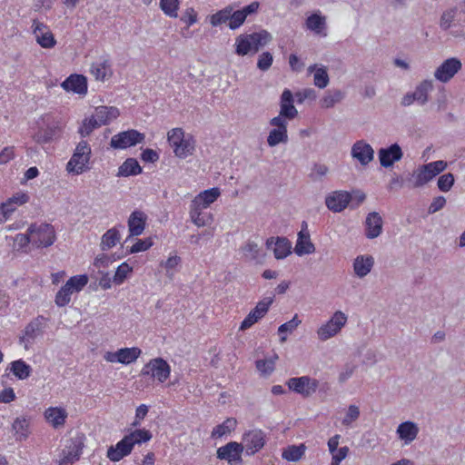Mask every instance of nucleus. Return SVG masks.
<instances>
[{
	"label": "nucleus",
	"instance_id": "cd10ccee",
	"mask_svg": "<svg viewBox=\"0 0 465 465\" xmlns=\"http://www.w3.org/2000/svg\"><path fill=\"white\" fill-rule=\"evenodd\" d=\"M147 215L142 211H134L128 219L130 237L141 235L145 228Z\"/></svg>",
	"mask_w": 465,
	"mask_h": 465
},
{
	"label": "nucleus",
	"instance_id": "bb28decb",
	"mask_svg": "<svg viewBox=\"0 0 465 465\" xmlns=\"http://www.w3.org/2000/svg\"><path fill=\"white\" fill-rule=\"evenodd\" d=\"M374 258L370 254L358 255L352 262L354 274L362 279L366 277L374 266Z\"/></svg>",
	"mask_w": 465,
	"mask_h": 465
},
{
	"label": "nucleus",
	"instance_id": "69168bd1",
	"mask_svg": "<svg viewBox=\"0 0 465 465\" xmlns=\"http://www.w3.org/2000/svg\"><path fill=\"white\" fill-rule=\"evenodd\" d=\"M54 134V129L47 128L45 130H40L34 136V139L38 143H46L53 139Z\"/></svg>",
	"mask_w": 465,
	"mask_h": 465
},
{
	"label": "nucleus",
	"instance_id": "052dcab7",
	"mask_svg": "<svg viewBox=\"0 0 465 465\" xmlns=\"http://www.w3.org/2000/svg\"><path fill=\"white\" fill-rule=\"evenodd\" d=\"M301 323H302V321L299 319L298 315L295 314L291 321L282 324L278 328V332L280 334H283V333H287V332L292 333V331H294L297 329V327Z\"/></svg>",
	"mask_w": 465,
	"mask_h": 465
},
{
	"label": "nucleus",
	"instance_id": "f704fd0d",
	"mask_svg": "<svg viewBox=\"0 0 465 465\" xmlns=\"http://www.w3.org/2000/svg\"><path fill=\"white\" fill-rule=\"evenodd\" d=\"M433 90V83L431 80H423L420 82L412 92L416 102L424 105L429 101V94Z\"/></svg>",
	"mask_w": 465,
	"mask_h": 465
},
{
	"label": "nucleus",
	"instance_id": "4c0bfd02",
	"mask_svg": "<svg viewBox=\"0 0 465 465\" xmlns=\"http://www.w3.org/2000/svg\"><path fill=\"white\" fill-rule=\"evenodd\" d=\"M90 71L95 80L102 82L112 75L111 64L107 59H104L103 62L94 63L91 65Z\"/></svg>",
	"mask_w": 465,
	"mask_h": 465
},
{
	"label": "nucleus",
	"instance_id": "ddd939ff",
	"mask_svg": "<svg viewBox=\"0 0 465 465\" xmlns=\"http://www.w3.org/2000/svg\"><path fill=\"white\" fill-rule=\"evenodd\" d=\"M258 2H252L242 9H235L233 5H230V22L228 27L231 30H236L243 25L248 15L255 14L259 9Z\"/></svg>",
	"mask_w": 465,
	"mask_h": 465
},
{
	"label": "nucleus",
	"instance_id": "e433bc0d",
	"mask_svg": "<svg viewBox=\"0 0 465 465\" xmlns=\"http://www.w3.org/2000/svg\"><path fill=\"white\" fill-rule=\"evenodd\" d=\"M344 98V93L339 89L328 90L320 100V105L323 109H330L341 103Z\"/></svg>",
	"mask_w": 465,
	"mask_h": 465
},
{
	"label": "nucleus",
	"instance_id": "4d7b16f0",
	"mask_svg": "<svg viewBox=\"0 0 465 465\" xmlns=\"http://www.w3.org/2000/svg\"><path fill=\"white\" fill-rule=\"evenodd\" d=\"M242 254L249 260H256L260 255V248L254 242H247L242 247Z\"/></svg>",
	"mask_w": 465,
	"mask_h": 465
},
{
	"label": "nucleus",
	"instance_id": "9b49d317",
	"mask_svg": "<svg viewBox=\"0 0 465 465\" xmlns=\"http://www.w3.org/2000/svg\"><path fill=\"white\" fill-rule=\"evenodd\" d=\"M270 124L275 128L271 130L267 136L268 145L274 147L280 143H286L288 142V122L282 120V117H273L270 120Z\"/></svg>",
	"mask_w": 465,
	"mask_h": 465
},
{
	"label": "nucleus",
	"instance_id": "13d9d810",
	"mask_svg": "<svg viewBox=\"0 0 465 465\" xmlns=\"http://www.w3.org/2000/svg\"><path fill=\"white\" fill-rule=\"evenodd\" d=\"M133 272V268L126 262H123L118 266L114 275V282L116 284H122L128 274Z\"/></svg>",
	"mask_w": 465,
	"mask_h": 465
},
{
	"label": "nucleus",
	"instance_id": "603ef678",
	"mask_svg": "<svg viewBox=\"0 0 465 465\" xmlns=\"http://www.w3.org/2000/svg\"><path fill=\"white\" fill-rule=\"evenodd\" d=\"M361 415L360 408L356 405H350L341 420V424L347 428L351 427L353 422H355Z\"/></svg>",
	"mask_w": 465,
	"mask_h": 465
},
{
	"label": "nucleus",
	"instance_id": "c756f323",
	"mask_svg": "<svg viewBox=\"0 0 465 465\" xmlns=\"http://www.w3.org/2000/svg\"><path fill=\"white\" fill-rule=\"evenodd\" d=\"M46 421L54 429L64 425L67 418V411L60 407H49L44 413Z\"/></svg>",
	"mask_w": 465,
	"mask_h": 465
},
{
	"label": "nucleus",
	"instance_id": "6e6d98bb",
	"mask_svg": "<svg viewBox=\"0 0 465 465\" xmlns=\"http://www.w3.org/2000/svg\"><path fill=\"white\" fill-rule=\"evenodd\" d=\"M101 124L94 115L85 119L79 129V133L83 137L89 135L94 129L101 127Z\"/></svg>",
	"mask_w": 465,
	"mask_h": 465
},
{
	"label": "nucleus",
	"instance_id": "0e129e2a",
	"mask_svg": "<svg viewBox=\"0 0 465 465\" xmlns=\"http://www.w3.org/2000/svg\"><path fill=\"white\" fill-rule=\"evenodd\" d=\"M273 61L272 54L269 52H263L259 55L257 67L262 71H267Z\"/></svg>",
	"mask_w": 465,
	"mask_h": 465
},
{
	"label": "nucleus",
	"instance_id": "7ed1b4c3",
	"mask_svg": "<svg viewBox=\"0 0 465 465\" xmlns=\"http://www.w3.org/2000/svg\"><path fill=\"white\" fill-rule=\"evenodd\" d=\"M91 157V147L86 141H81L66 164V171L73 174H81L89 169L88 163Z\"/></svg>",
	"mask_w": 465,
	"mask_h": 465
},
{
	"label": "nucleus",
	"instance_id": "09e8293b",
	"mask_svg": "<svg viewBox=\"0 0 465 465\" xmlns=\"http://www.w3.org/2000/svg\"><path fill=\"white\" fill-rule=\"evenodd\" d=\"M305 446L301 444L299 446H289L283 452L282 458L289 461H298L302 459L305 452Z\"/></svg>",
	"mask_w": 465,
	"mask_h": 465
},
{
	"label": "nucleus",
	"instance_id": "a18cd8bd",
	"mask_svg": "<svg viewBox=\"0 0 465 465\" xmlns=\"http://www.w3.org/2000/svg\"><path fill=\"white\" fill-rule=\"evenodd\" d=\"M124 438L128 440L130 446L133 449L135 444H141L143 442L149 441L152 438V434L149 430L144 429L135 430L128 435H125Z\"/></svg>",
	"mask_w": 465,
	"mask_h": 465
},
{
	"label": "nucleus",
	"instance_id": "6e6552de",
	"mask_svg": "<svg viewBox=\"0 0 465 465\" xmlns=\"http://www.w3.org/2000/svg\"><path fill=\"white\" fill-rule=\"evenodd\" d=\"M145 135L134 129L121 132L114 135L110 145L114 149H125L143 143Z\"/></svg>",
	"mask_w": 465,
	"mask_h": 465
},
{
	"label": "nucleus",
	"instance_id": "3c124183",
	"mask_svg": "<svg viewBox=\"0 0 465 465\" xmlns=\"http://www.w3.org/2000/svg\"><path fill=\"white\" fill-rule=\"evenodd\" d=\"M160 7L166 15L176 18L178 16L179 0H160Z\"/></svg>",
	"mask_w": 465,
	"mask_h": 465
},
{
	"label": "nucleus",
	"instance_id": "9d476101",
	"mask_svg": "<svg viewBox=\"0 0 465 465\" xmlns=\"http://www.w3.org/2000/svg\"><path fill=\"white\" fill-rule=\"evenodd\" d=\"M286 384L291 391L306 398L316 391L319 381L309 376H302L289 379Z\"/></svg>",
	"mask_w": 465,
	"mask_h": 465
},
{
	"label": "nucleus",
	"instance_id": "473e14b6",
	"mask_svg": "<svg viewBox=\"0 0 465 465\" xmlns=\"http://www.w3.org/2000/svg\"><path fill=\"white\" fill-rule=\"evenodd\" d=\"M220 194L221 192L219 188H211L196 195L193 202L200 205L202 208L206 209L218 199Z\"/></svg>",
	"mask_w": 465,
	"mask_h": 465
},
{
	"label": "nucleus",
	"instance_id": "864d4df0",
	"mask_svg": "<svg viewBox=\"0 0 465 465\" xmlns=\"http://www.w3.org/2000/svg\"><path fill=\"white\" fill-rule=\"evenodd\" d=\"M278 357L275 355L273 359H263L256 361V368L262 375H270L275 368V360Z\"/></svg>",
	"mask_w": 465,
	"mask_h": 465
},
{
	"label": "nucleus",
	"instance_id": "dca6fc26",
	"mask_svg": "<svg viewBox=\"0 0 465 465\" xmlns=\"http://www.w3.org/2000/svg\"><path fill=\"white\" fill-rule=\"evenodd\" d=\"M83 447L84 443L81 439H71L62 452L59 465H72L74 461L78 460L82 454Z\"/></svg>",
	"mask_w": 465,
	"mask_h": 465
},
{
	"label": "nucleus",
	"instance_id": "de8ad7c7",
	"mask_svg": "<svg viewBox=\"0 0 465 465\" xmlns=\"http://www.w3.org/2000/svg\"><path fill=\"white\" fill-rule=\"evenodd\" d=\"M212 26H220L230 22V5L209 16Z\"/></svg>",
	"mask_w": 465,
	"mask_h": 465
},
{
	"label": "nucleus",
	"instance_id": "393cba45",
	"mask_svg": "<svg viewBox=\"0 0 465 465\" xmlns=\"http://www.w3.org/2000/svg\"><path fill=\"white\" fill-rule=\"evenodd\" d=\"M268 249H272L274 257L277 260L284 259L291 254L292 243L289 240L282 237H271L266 241Z\"/></svg>",
	"mask_w": 465,
	"mask_h": 465
},
{
	"label": "nucleus",
	"instance_id": "a19ab883",
	"mask_svg": "<svg viewBox=\"0 0 465 465\" xmlns=\"http://www.w3.org/2000/svg\"><path fill=\"white\" fill-rule=\"evenodd\" d=\"M10 371L19 380L27 379L32 372V368L23 360H16L10 363Z\"/></svg>",
	"mask_w": 465,
	"mask_h": 465
},
{
	"label": "nucleus",
	"instance_id": "ea45409f",
	"mask_svg": "<svg viewBox=\"0 0 465 465\" xmlns=\"http://www.w3.org/2000/svg\"><path fill=\"white\" fill-rule=\"evenodd\" d=\"M16 440H25L29 436V421L24 417L16 418L12 425Z\"/></svg>",
	"mask_w": 465,
	"mask_h": 465
},
{
	"label": "nucleus",
	"instance_id": "c85d7f7f",
	"mask_svg": "<svg viewBox=\"0 0 465 465\" xmlns=\"http://www.w3.org/2000/svg\"><path fill=\"white\" fill-rule=\"evenodd\" d=\"M61 86L68 92H74L78 94H85L87 93L86 78L81 74H72L66 78Z\"/></svg>",
	"mask_w": 465,
	"mask_h": 465
},
{
	"label": "nucleus",
	"instance_id": "a878e982",
	"mask_svg": "<svg viewBox=\"0 0 465 465\" xmlns=\"http://www.w3.org/2000/svg\"><path fill=\"white\" fill-rule=\"evenodd\" d=\"M42 333V322L40 319L31 321L25 328L23 335L20 337V343L25 350L34 343L35 339Z\"/></svg>",
	"mask_w": 465,
	"mask_h": 465
},
{
	"label": "nucleus",
	"instance_id": "aec40b11",
	"mask_svg": "<svg viewBox=\"0 0 465 465\" xmlns=\"http://www.w3.org/2000/svg\"><path fill=\"white\" fill-rule=\"evenodd\" d=\"M365 236L372 240L379 237L383 230V219L377 212L368 213L364 222Z\"/></svg>",
	"mask_w": 465,
	"mask_h": 465
},
{
	"label": "nucleus",
	"instance_id": "20e7f679",
	"mask_svg": "<svg viewBox=\"0 0 465 465\" xmlns=\"http://www.w3.org/2000/svg\"><path fill=\"white\" fill-rule=\"evenodd\" d=\"M87 283L88 277L85 274L71 277L57 292L54 299L55 304L59 307L67 305L71 302V296L81 292Z\"/></svg>",
	"mask_w": 465,
	"mask_h": 465
},
{
	"label": "nucleus",
	"instance_id": "8fccbe9b",
	"mask_svg": "<svg viewBox=\"0 0 465 465\" xmlns=\"http://www.w3.org/2000/svg\"><path fill=\"white\" fill-rule=\"evenodd\" d=\"M457 13H458V10L456 7L445 10L441 14L440 18V24H439L440 27L442 30L450 29L452 26V25L456 19Z\"/></svg>",
	"mask_w": 465,
	"mask_h": 465
},
{
	"label": "nucleus",
	"instance_id": "bf43d9fd",
	"mask_svg": "<svg viewBox=\"0 0 465 465\" xmlns=\"http://www.w3.org/2000/svg\"><path fill=\"white\" fill-rule=\"evenodd\" d=\"M454 182V175L450 173H448L439 177L437 185L440 191L447 193L452 188Z\"/></svg>",
	"mask_w": 465,
	"mask_h": 465
},
{
	"label": "nucleus",
	"instance_id": "f03ea898",
	"mask_svg": "<svg viewBox=\"0 0 465 465\" xmlns=\"http://www.w3.org/2000/svg\"><path fill=\"white\" fill-rule=\"evenodd\" d=\"M448 164L445 161L439 160L419 166L413 171L409 180L411 188H420L442 173Z\"/></svg>",
	"mask_w": 465,
	"mask_h": 465
},
{
	"label": "nucleus",
	"instance_id": "2eb2a0df",
	"mask_svg": "<svg viewBox=\"0 0 465 465\" xmlns=\"http://www.w3.org/2000/svg\"><path fill=\"white\" fill-rule=\"evenodd\" d=\"M264 433L261 430H253L243 435L242 444L246 454L253 455L264 446Z\"/></svg>",
	"mask_w": 465,
	"mask_h": 465
},
{
	"label": "nucleus",
	"instance_id": "c03bdc74",
	"mask_svg": "<svg viewBox=\"0 0 465 465\" xmlns=\"http://www.w3.org/2000/svg\"><path fill=\"white\" fill-rule=\"evenodd\" d=\"M326 26V18L322 16L320 12L312 14L306 19V27L317 34L322 33Z\"/></svg>",
	"mask_w": 465,
	"mask_h": 465
},
{
	"label": "nucleus",
	"instance_id": "79ce46f5",
	"mask_svg": "<svg viewBox=\"0 0 465 465\" xmlns=\"http://www.w3.org/2000/svg\"><path fill=\"white\" fill-rule=\"evenodd\" d=\"M237 420L234 418H228L223 423L215 426L212 431V438H222L230 434L236 428Z\"/></svg>",
	"mask_w": 465,
	"mask_h": 465
},
{
	"label": "nucleus",
	"instance_id": "f257e3e1",
	"mask_svg": "<svg viewBox=\"0 0 465 465\" xmlns=\"http://www.w3.org/2000/svg\"><path fill=\"white\" fill-rule=\"evenodd\" d=\"M167 141L173 149L174 155L180 159H185L193 154L195 151V140L190 134H186L182 128H173L167 133Z\"/></svg>",
	"mask_w": 465,
	"mask_h": 465
},
{
	"label": "nucleus",
	"instance_id": "2f4dec72",
	"mask_svg": "<svg viewBox=\"0 0 465 465\" xmlns=\"http://www.w3.org/2000/svg\"><path fill=\"white\" fill-rule=\"evenodd\" d=\"M93 115L101 125H106L115 120L120 115V112L114 106H98L95 108Z\"/></svg>",
	"mask_w": 465,
	"mask_h": 465
},
{
	"label": "nucleus",
	"instance_id": "423d86ee",
	"mask_svg": "<svg viewBox=\"0 0 465 465\" xmlns=\"http://www.w3.org/2000/svg\"><path fill=\"white\" fill-rule=\"evenodd\" d=\"M32 243L37 247L51 246L55 241V231L49 223H33L28 227Z\"/></svg>",
	"mask_w": 465,
	"mask_h": 465
},
{
	"label": "nucleus",
	"instance_id": "49530a36",
	"mask_svg": "<svg viewBox=\"0 0 465 465\" xmlns=\"http://www.w3.org/2000/svg\"><path fill=\"white\" fill-rule=\"evenodd\" d=\"M250 36L256 52H258L260 48L267 45L272 40V35L266 30L254 32L250 34Z\"/></svg>",
	"mask_w": 465,
	"mask_h": 465
},
{
	"label": "nucleus",
	"instance_id": "680f3d73",
	"mask_svg": "<svg viewBox=\"0 0 465 465\" xmlns=\"http://www.w3.org/2000/svg\"><path fill=\"white\" fill-rule=\"evenodd\" d=\"M16 205L12 203L10 200L0 204V223L5 222L11 214L16 210Z\"/></svg>",
	"mask_w": 465,
	"mask_h": 465
},
{
	"label": "nucleus",
	"instance_id": "5fc2aeb1",
	"mask_svg": "<svg viewBox=\"0 0 465 465\" xmlns=\"http://www.w3.org/2000/svg\"><path fill=\"white\" fill-rule=\"evenodd\" d=\"M181 263V257L178 256L176 253L171 254L168 259L164 262H161V266H163L166 270V274L172 278L173 274V271L176 270V268Z\"/></svg>",
	"mask_w": 465,
	"mask_h": 465
},
{
	"label": "nucleus",
	"instance_id": "f3484780",
	"mask_svg": "<svg viewBox=\"0 0 465 465\" xmlns=\"http://www.w3.org/2000/svg\"><path fill=\"white\" fill-rule=\"evenodd\" d=\"M32 28L38 45L43 48H52L54 46L56 41L54 35L45 24L40 23L37 20H34Z\"/></svg>",
	"mask_w": 465,
	"mask_h": 465
},
{
	"label": "nucleus",
	"instance_id": "4be33fe9",
	"mask_svg": "<svg viewBox=\"0 0 465 465\" xmlns=\"http://www.w3.org/2000/svg\"><path fill=\"white\" fill-rule=\"evenodd\" d=\"M380 163L382 167L388 168L399 162L403 155L402 150L398 143H393L387 148H381L378 152Z\"/></svg>",
	"mask_w": 465,
	"mask_h": 465
},
{
	"label": "nucleus",
	"instance_id": "58836bf2",
	"mask_svg": "<svg viewBox=\"0 0 465 465\" xmlns=\"http://www.w3.org/2000/svg\"><path fill=\"white\" fill-rule=\"evenodd\" d=\"M142 173V168L134 158L126 159L119 167L117 176L127 177L130 175H136Z\"/></svg>",
	"mask_w": 465,
	"mask_h": 465
},
{
	"label": "nucleus",
	"instance_id": "a211bd4d",
	"mask_svg": "<svg viewBox=\"0 0 465 465\" xmlns=\"http://www.w3.org/2000/svg\"><path fill=\"white\" fill-rule=\"evenodd\" d=\"M351 157L357 160L361 165L369 164L374 158V150L363 140L353 143L351 150Z\"/></svg>",
	"mask_w": 465,
	"mask_h": 465
},
{
	"label": "nucleus",
	"instance_id": "412c9836",
	"mask_svg": "<svg viewBox=\"0 0 465 465\" xmlns=\"http://www.w3.org/2000/svg\"><path fill=\"white\" fill-rule=\"evenodd\" d=\"M298 115V110L293 104V95L289 89H285L280 101V113L276 117H282V120H292Z\"/></svg>",
	"mask_w": 465,
	"mask_h": 465
},
{
	"label": "nucleus",
	"instance_id": "0eeeda50",
	"mask_svg": "<svg viewBox=\"0 0 465 465\" xmlns=\"http://www.w3.org/2000/svg\"><path fill=\"white\" fill-rule=\"evenodd\" d=\"M171 374V367L163 358H154L150 360L142 369V376H149L157 380L159 382H164Z\"/></svg>",
	"mask_w": 465,
	"mask_h": 465
},
{
	"label": "nucleus",
	"instance_id": "f8f14e48",
	"mask_svg": "<svg viewBox=\"0 0 465 465\" xmlns=\"http://www.w3.org/2000/svg\"><path fill=\"white\" fill-rule=\"evenodd\" d=\"M141 353L142 351L138 347L122 348L116 351H106L104 355V359L107 362H119L127 365L134 362Z\"/></svg>",
	"mask_w": 465,
	"mask_h": 465
},
{
	"label": "nucleus",
	"instance_id": "7c9ffc66",
	"mask_svg": "<svg viewBox=\"0 0 465 465\" xmlns=\"http://www.w3.org/2000/svg\"><path fill=\"white\" fill-rule=\"evenodd\" d=\"M132 447L128 440L124 437L115 446H111L107 450V457L110 460L116 462L121 460L124 457L129 455L132 451Z\"/></svg>",
	"mask_w": 465,
	"mask_h": 465
},
{
	"label": "nucleus",
	"instance_id": "4468645a",
	"mask_svg": "<svg viewBox=\"0 0 465 465\" xmlns=\"http://www.w3.org/2000/svg\"><path fill=\"white\" fill-rule=\"evenodd\" d=\"M242 444L231 441L217 450V458L220 460H227L230 465H236L242 463Z\"/></svg>",
	"mask_w": 465,
	"mask_h": 465
},
{
	"label": "nucleus",
	"instance_id": "b1692460",
	"mask_svg": "<svg viewBox=\"0 0 465 465\" xmlns=\"http://www.w3.org/2000/svg\"><path fill=\"white\" fill-rule=\"evenodd\" d=\"M420 432V428L414 421L407 420L400 423L396 429V434L403 442V445H410L413 442Z\"/></svg>",
	"mask_w": 465,
	"mask_h": 465
},
{
	"label": "nucleus",
	"instance_id": "72a5a7b5",
	"mask_svg": "<svg viewBox=\"0 0 465 465\" xmlns=\"http://www.w3.org/2000/svg\"><path fill=\"white\" fill-rule=\"evenodd\" d=\"M235 53L238 55H246L249 54H256V50L251 41L250 34H242L235 39Z\"/></svg>",
	"mask_w": 465,
	"mask_h": 465
},
{
	"label": "nucleus",
	"instance_id": "5701e85b",
	"mask_svg": "<svg viewBox=\"0 0 465 465\" xmlns=\"http://www.w3.org/2000/svg\"><path fill=\"white\" fill-rule=\"evenodd\" d=\"M351 199V194L348 192L336 191L325 198V203L329 210L340 213L347 207Z\"/></svg>",
	"mask_w": 465,
	"mask_h": 465
},
{
	"label": "nucleus",
	"instance_id": "e2e57ef3",
	"mask_svg": "<svg viewBox=\"0 0 465 465\" xmlns=\"http://www.w3.org/2000/svg\"><path fill=\"white\" fill-rule=\"evenodd\" d=\"M153 244L152 238L139 239L137 242L131 247L130 253H136L140 252H144L150 249Z\"/></svg>",
	"mask_w": 465,
	"mask_h": 465
},
{
	"label": "nucleus",
	"instance_id": "1a4fd4ad",
	"mask_svg": "<svg viewBox=\"0 0 465 465\" xmlns=\"http://www.w3.org/2000/svg\"><path fill=\"white\" fill-rule=\"evenodd\" d=\"M462 68L461 61L457 57L444 60L434 71V77L440 83L450 82Z\"/></svg>",
	"mask_w": 465,
	"mask_h": 465
},
{
	"label": "nucleus",
	"instance_id": "37998d69",
	"mask_svg": "<svg viewBox=\"0 0 465 465\" xmlns=\"http://www.w3.org/2000/svg\"><path fill=\"white\" fill-rule=\"evenodd\" d=\"M120 241V232L119 230L115 227L109 229L106 231L101 239V249L103 251L109 250L116 245V243Z\"/></svg>",
	"mask_w": 465,
	"mask_h": 465
},
{
	"label": "nucleus",
	"instance_id": "774afa93",
	"mask_svg": "<svg viewBox=\"0 0 465 465\" xmlns=\"http://www.w3.org/2000/svg\"><path fill=\"white\" fill-rule=\"evenodd\" d=\"M272 303V298H266V299H263L262 301L259 302L255 308L253 309L258 315H261L262 317H263L269 308H270V305Z\"/></svg>",
	"mask_w": 465,
	"mask_h": 465
},
{
	"label": "nucleus",
	"instance_id": "39448f33",
	"mask_svg": "<svg viewBox=\"0 0 465 465\" xmlns=\"http://www.w3.org/2000/svg\"><path fill=\"white\" fill-rule=\"evenodd\" d=\"M348 317L344 312L336 311L327 322L318 328L316 331L318 339L325 341L334 337L346 325Z\"/></svg>",
	"mask_w": 465,
	"mask_h": 465
},
{
	"label": "nucleus",
	"instance_id": "6ab92c4d",
	"mask_svg": "<svg viewBox=\"0 0 465 465\" xmlns=\"http://www.w3.org/2000/svg\"><path fill=\"white\" fill-rule=\"evenodd\" d=\"M315 252V246L311 241L306 222H302V230L298 232L297 242L294 247V252L298 256L312 254Z\"/></svg>",
	"mask_w": 465,
	"mask_h": 465
},
{
	"label": "nucleus",
	"instance_id": "c9c22d12",
	"mask_svg": "<svg viewBox=\"0 0 465 465\" xmlns=\"http://www.w3.org/2000/svg\"><path fill=\"white\" fill-rule=\"evenodd\" d=\"M308 71L309 73H313V84L315 86L323 89L329 84L330 78L327 73V69L323 65H310Z\"/></svg>",
	"mask_w": 465,
	"mask_h": 465
},
{
	"label": "nucleus",
	"instance_id": "338daca9",
	"mask_svg": "<svg viewBox=\"0 0 465 465\" xmlns=\"http://www.w3.org/2000/svg\"><path fill=\"white\" fill-rule=\"evenodd\" d=\"M262 317L258 315L254 310H252L249 314L245 317V319L242 322L240 330L244 331L251 328L254 323H256Z\"/></svg>",
	"mask_w": 465,
	"mask_h": 465
}]
</instances>
